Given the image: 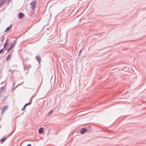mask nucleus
I'll list each match as a JSON object with an SVG mask.
<instances>
[{"mask_svg": "<svg viewBox=\"0 0 146 146\" xmlns=\"http://www.w3.org/2000/svg\"><path fill=\"white\" fill-rule=\"evenodd\" d=\"M36 1H33L31 4V7L32 9H34L35 7Z\"/></svg>", "mask_w": 146, "mask_h": 146, "instance_id": "obj_1", "label": "nucleus"}, {"mask_svg": "<svg viewBox=\"0 0 146 146\" xmlns=\"http://www.w3.org/2000/svg\"><path fill=\"white\" fill-rule=\"evenodd\" d=\"M8 108V106H4L2 110V113H3Z\"/></svg>", "mask_w": 146, "mask_h": 146, "instance_id": "obj_2", "label": "nucleus"}, {"mask_svg": "<svg viewBox=\"0 0 146 146\" xmlns=\"http://www.w3.org/2000/svg\"><path fill=\"white\" fill-rule=\"evenodd\" d=\"M44 129L43 127H40L38 130V132L39 134H42L44 131Z\"/></svg>", "mask_w": 146, "mask_h": 146, "instance_id": "obj_3", "label": "nucleus"}, {"mask_svg": "<svg viewBox=\"0 0 146 146\" xmlns=\"http://www.w3.org/2000/svg\"><path fill=\"white\" fill-rule=\"evenodd\" d=\"M24 14L23 13H20L19 14V17L20 19H22L23 18Z\"/></svg>", "mask_w": 146, "mask_h": 146, "instance_id": "obj_4", "label": "nucleus"}, {"mask_svg": "<svg viewBox=\"0 0 146 146\" xmlns=\"http://www.w3.org/2000/svg\"><path fill=\"white\" fill-rule=\"evenodd\" d=\"M87 131L86 130V129L85 128L84 129H82L81 131V132H80V133L82 134H84L85 132H86Z\"/></svg>", "mask_w": 146, "mask_h": 146, "instance_id": "obj_5", "label": "nucleus"}, {"mask_svg": "<svg viewBox=\"0 0 146 146\" xmlns=\"http://www.w3.org/2000/svg\"><path fill=\"white\" fill-rule=\"evenodd\" d=\"M11 54H10L6 58V60L7 61H8L11 58Z\"/></svg>", "mask_w": 146, "mask_h": 146, "instance_id": "obj_6", "label": "nucleus"}, {"mask_svg": "<svg viewBox=\"0 0 146 146\" xmlns=\"http://www.w3.org/2000/svg\"><path fill=\"white\" fill-rule=\"evenodd\" d=\"M11 27H10H10H7L6 29V30H5V32H8L9 30H10V28H11Z\"/></svg>", "mask_w": 146, "mask_h": 146, "instance_id": "obj_7", "label": "nucleus"}, {"mask_svg": "<svg viewBox=\"0 0 146 146\" xmlns=\"http://www.w3.org/2000/svg\"><path fill=\"white\" fill-rule=\"evenodd\" d=\"M14 44L12 46H11V47H10V49L9 50H11L12 48H13V47L15 46V45L16 44V41H14ZM9 50L8 51H9Z\"/></svg>", "mask_w": 146, "mask_h": 146, "instance_id": "obj_8", "label": "nucleus"}, {"mask_svg": "<svg viewBox=\"0 0 146 146\" xmlns=\"http://www.w3.org/2000/svg\"><path fill=\"white\" fill-rule=\"evenodd\" d=\"M6 138H2L1 140H0V141H1V143H2L3 142L6 140Z\"/></svg>", "mask_w": 146, "mask_h": 146, "instance_id": "obj_9", "label": "nucleus"}, {"mask_svg": "<svg viewBox=\"0 0 146 146\" xmlns=\"http://www.w3.org/2000/svg\"><path fill=\"white\" fill-rule=\"evenodd\" d=\"M5 0H0V3L2 4L4 3Z\"/></svg>", "mask_w": 146, "mask_h": 146, "instance_id": "obj_10", "label": "nucleus"}, {"mask_svg": "<svg viewBox=\"0 0 146 146\" xmlns=\"http://www.w3.org/2000/svg\"><path fill=\"white\" fill-rule=\"evenodd\" d=\"M36 58L38 59V61H40V60L41 59H40V58L39 57H36Z\"/></svg>", "mask_w": 146, "mask_h": 146, "instance_id": "obj_11", "label": "nucleus"}, {"mask_svg": "<svg viewBox=\"0 0 146 146\" xmlns=\"http://www.w3.org/2000/svg\"><path fill=\"white\" fill-rule=\"evenodd\" d=\"M26 105H25V106H24L23 108L22 109V110L23 111V110L25 109L26 108Z\"/></svg>", "mask_w": 146, "mask_h": 146, "instance_id": "obj_12", "label": "nucleus"}, {"mask_svg": "<svg viewBox=\"0 0 146 146\" xmlns=\"http://www.w3.org/2000/svg\"><path fill=\"white\" fill-rule=\"evenodd\" d=\"M31 102L30 103H27L26 104H25V105H26V106L27 105H30L31 104Z\"/></svg>", "mask_w": 146, "mask_h": 146, "instance_id": "obj_13", "label": "nucleus"}, {"mask_svg": "<svg viewBox=\"0 0 146 146\" xmlns=\"http://www.w3.org/2000/svg\"><path fill=\"white\" fill-rule=\"evenodd\" d=\"M53 112V110H51V111L49 113V114L50 115V114H51L52 113V112Z\"/></svg>", "mask_w": 146, "mask_h": 146, "instance_id": "obj_14", "label": "nucleus"}, {"mask_svg": "<svg viewBox=\"0 0 146 146\" xmlns=\"http://www.w3.org/2000/svg\"><path fill=\"white\" fill-rule=\"evenodd\" d=\"M3 51V49H1L0 51V54Z\"/></svg>", "mask_w": 146, "mask_h": 146, "instance_id": "obj_15", "label": "nucleus"}, {"mask_svg": "<svg viewBox=\"0 0 146 146\" xmlns=\"http://www.w3.org/2000/svg\"><path fill=\"white\" fill-rule=\"evenodd\" d=\"M7 45V43L6 42L4 45V48H5V46Z\"/></svg>", "mask_w": 146, "mask_h": 146, "instance_id": "obj_16", "label": "nucleus"}, {"mask_svg": "<svg viewBox=\"0 0 146 146\" xmlns=\"http://www.w3.org/2000/svg\"><path fill=\"white\" fill-rule=\"evenodd\" d=\"M81 52H82V50H80V51H79V54H80L81 53Z\"/></svg>", "mask_w": 146, "mask_h": 146, "instance_id": "obj_17", "label": "nucleus"}, {"mask_svg": "<svg viewBox=\"0 0 146 146\" xmlns=\"http://www.w3.org/2000/svg\"><path fill=\"white\" fill-rule=\"evenodd\" d=\"M27 146H31V145L30 144L28 145Z\"/></svg>", "mask_w": 146, "mask_h": 146, "instance_id": "obj_18", "label": "nucleus"}]
</instances>
